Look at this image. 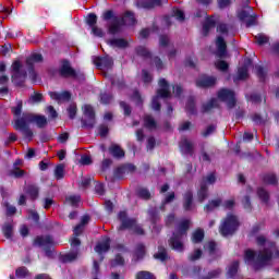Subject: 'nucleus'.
I'll return each mask as SVG.
<instances>
[{
  "label": "nucleus",
  "mask_w": 279,
  "mask_h": 279,
  "mask_svg": "<svg viewBox=\"0 0 279 279\" xmlns=\"http://www.w3.org/2000/svg\"><path fill=\"white\" fill-rule=\"evenodd\" d=\"M29 123H36L37 128L43 130V128H47V117L40 114H34L29 112H24L22 117L17 118L14 122V130L23 133L24 138H28L32 141L34 138V132L29 129Z\"/></svg>",
  "instance_id": "f257e3e1"
},
{
  "label": "nucleus",
  "mask_w": 279,
  "mask_h": 279,
  "mask_svg": "<svg viewBox=\"0 0 279 279\" xmlns=\"http://www.w3.org/2000/svg\"><path fill=\"white\" fill-rule=\"evenodd\" d=\"M126 19H129V25H136V17H134V12L132 11H126L123 17L114 15V11L112 10H107L102 13V21H111V23L107 24V32L110 36L121 34L123 25L128 23Z\"/></svg>",
  "instance_id": "f03ea898"
},
{
  "label": "nucleus",
  "mask_w": 279,
  "mask_h": 279,
  "mask_svg": "<svg viewBox=\"0 0 279 279\" xmlns=\"http://www.w3.org/2000/svg\"><path fill=\"white\" fill-rule=\"evenodd\" d=\"M244 260L248 265L252 264L254 271H260L274 260V252L269 248H264L256 254L254 250L247 248L244 251Z\"/></svg>",
  "instance_id": "7ed1b4c3"
},
{
  "label": "nucleus",
  "mask_w": 279,
  "mask_h": 279,
  "mask_svg": "<svg viewBox=\"0 0 279 279\" xmlns=\"http://www.w3.org/2000/svg\"><path fill=\"white\" fill-rule=\"evenodd\" d=\"M118 221H120V226L118 227V232H123V230H133L135 234L143 236L145 234V230L137 226L136 218L128 217L126 210H121L118 213Z\"/></svg>",
  "instance_id": "20e7f679"
},
{
  "label": "nucleus",
  "mask_w": 279,
  "mask_h": 279,
  "mask_svg": "<svg viewBox=\"0 0 279 279\" xmlns=\"http://www.w3.org/2000/svg\"><path fill=\"white\" fill-rule=\"evenodd\" d=\"M158 86L160 88L157 89L156 96H154L151 100V108L156 112H160L162 108V105H160L158 99H169V97H171V90L169 89L170 85L167 78H159Z\"/></svg>",
  "instance_id": "39448f33"
},
{
  "label": "nucleus",
  "mask_w": 279,
  "mask_h": 279,
  "mask_svg": "<svg viewBox=\"0 0 279 279\" xmlns=\"http://www.w3.org/2000/svg\"><path fill=\"white\" fill-rule=\"evenodd\" d=\"M239 218L232 214H229L221 222L219 233L221 236H232V234L239 230Z\"/></svg>",
  "instance_id": "423d86ee"
},
{
  "label": "nucleus",
  "mask_w": 279,
  "mask_h": 279,
  "mask_svg": "<svg viewBox=\"0 0 279 279\" xmlns=\"http://www.w3.org/2000/svg\"><path fill=\"white\" fill-rule=\"evenodd\" d=\"M34 247H44L47 258H53V238L51 235H37L33 241Z\"/></svg>",
  "instance_id": "0eeeda50"
},
{
  "label": "nucleus",
  "mask_w": 279,
  "mask_h": 279,
  "mask_svg": "<svg viewBox=\"0 0 279 279\" xmlns=\"http://www.w3.org/2000/svg\"><path fill=\"white\" fill-rule=\"evenodd\" d=\"M12 73L11 80L13 84L23 88V86H25V80H27V71L23 70L21 61L16 60L12 63Z\"/></svg>",
  "instance_id": "6e6552de"
},
{
  "label": "nucleus",
  "mask_w": 279,
  "mask_h": 279,
  "mask_svg": "<svg viewBox=\"0 0 279 279\" xmlns=\"http://www.w3.org/2000/svg\"><path fill=\"white\" fill-rule=\"evenodd\" d=\"M218 99L220 101H225L227 104V107L229 110H232V108H235L236 106V95L234 94V90L228 89V88H221L217 94Z\"/></svg>",
  "instance_id": "1a4fd4ad"
},
{
  "label": "nucleus",
  "mask_w": 279,
  "mask_h": 279,
  "mask_svg": "<svg viewBox=\"0 0 279 279\" xmlns=\"http://www.w3.org/2000/svg\"><path fill=\"white\" fill-rule=\"evenodd\" d=\"M44 58L41 53L35 52L32 53L26 59V65L28 68V75L33 82H36V77H38V74H36V70H34V64L38 62H43Z\"/></svg>",
  "instance_id": "9d476101"
},
{
  "label": "nucleus",
  "mask_w": 279,
  "mask_h": 279,
  "mask_svg": "<svg viewBox=\"0 0 279 279\" xmlns=\"http://www.w3.org/2000/svg\"><path fill=\"white\" fill-rule=\"evenodd\" d=\"M83 114L84 117H87L86 119H82V128H89L93 129L95 128V123H97V121L95 120V109L93 108V106L90 105H85L83 108Z\"/></svg>",
  "instance_id": "9b49d317"
},
{
  "label": "nucleus",
  "mask_w": 279,
  "mask_h": 279,
  "mask_svg": "<svg viewBox=\"0 0 279 279\" xmlns=\"http://www.w3.org/2000/svg\"><path fill=\"white\" fill-rule=\"evenodd\" d=\"M59 75L61 77H73L75 80L77 78V71L71 66V62H69V60H63L59 70Z\"/></svg>",
  "instance_id": "f8f14e48"
},
{
  "label": "nucleus",
  "mask_w": 279,
  "mask_h": 279,
  "mask_svg": "<svg viewBox=\"0 0 279 279\" xmlns=\"http://www.w3.org/2000/svg\"><path fill=\"white\" fill-rule=\"evenodd\" d=\"M182 236L178 233H172L171 238L168 240V244L174 252H184V243L182 242Z\"/></svg>",
  "instance_id": "ddd939ff"
},
{
  "label": "nucleus",
  "mask_w": 279,
  "mask_h": 279,
  "mask_svg": "<svg viewBox=\"0 0 279 279\" xmlns=\"http://www.w3.org/2000/svg\"><path fill=\"white\" fill-rule=\"evenodd\" d=\"M24 192L32 202H36L40 197V186L36 183H29L24 187Z\"/></svg>",
  "instance_id": "4468645a"
},
{
  "label": "nucleus",
  "mask_w": 279,
  "mask_h": 279,
  "mask_svg": "<svg viewBox=\"0 0 279 279\" xmlns=\"http://www.w3.org/2000/svg\"><path fill=\"white\" fill-rule=\"evenodd\" d=\"M109 156H112L114 160H123L125 158V150L119 144H111L108 147Z\"/></svg>",
  "instance_id": "2eb2a0df"
},
{
  "label": "nucleus",
  "mask_w": 279,
  "mask_h": 279,
  "mask_svg": "<svg viewBox=\"0 0 279 279\" xmlns=\"http://www.w3.org/2000/svg\"><path fill=\"white\" fill-rule=\"evenodd\" d=\"M94 64L97 66V69H112L114 66V61L112 58L106 56V57H96L94 59Z\"/></svg>",
  "instance_id": "dca6fc26"
},
{
  "label": "nucleus",
  "mask_w": 279,
  "mask_h": 279,
  "mask_svg": "<svg viewBox=\"0 0 279 279\" xmlns=\"http://www.w3.org/2000/svg\"><path fill=\"white\" fill-rule=\"evenodd\" d=\"M217 85V77L215 76H203L196 80L197 88H213Z\"/></svg>",
  "instance_id": "f3484780"
},
{
  "label": "nucleus",
  "mask_w": 279,
  "mask_h": 279,
  "mask_svg": "<svg viewBox=\"0 0 279 279\" xmlns=\"http://www.w3.org/2000/svg\"><path fill=\"white\" fill-rule=\"evenodd\" d=\"M204 250H207L211 260H218V258L221 256V254L219 253V248H217V242H215L214 240L207 242L204 245Z\"/></svg>",
  "instance_id": "a211bd4d"
},
{
  "label": "nucleus",
  "mask_w": 279,
  "mask_h": 279,
  "mask_svg": "<svg viewBox=\"0 0 279 279\" xmlns=\"http://www.w3.org/2000/svg\"><path fill=\"white\" fill-rule=\"evenodd\" d=\"M136 5L143 10H154V8L162 5V0H138Z\"/></svg>",
  "instance_id": "6ab92c4d"
},
{
  "label": "nucleus",
  "mask_w": 279,
  "mask_h": 279,
  "mask_svg": "<svg viewBox=\"0 0 279 279\" xmlns=\"http://www.w3.org/2000/svg\"><path fill=\"white\" fill-rule=\"evenodd\" d=\"M179 148L181 154H185L186 156H193L195 154V147L193 146L192 142L187 138H183L179 143Z\"/></svg>",
  "instance_id": "aec40b11"
},
{
  "label": "nucleus",
  "mask_w": 279,
  "mask_h": 279,
  "mask_svg": "<svg viewBox=\"0 0 279 279\" xmlns=\"http://www.w3.org/2000/svg\"><path fill=\"white\" fill-rule=\"evenodd\" d=\"M215 108H219V101L217 98H210L207 102H204L201 107L202 114H208L215 110Z\"/></svg>",
  "instance_id": "412c9836"
},
{
  "label": "nucleus",
  "mask_w": 279,
  "mask_h": 279,
  "mask_svg": "<svg viewBox=\"0 0 279 279\" xmlns=\"http://www.w3.org/2000/svg\"><path fill=\"white\" fill-rule=\"evenodd\" d=\"M217 45V56L218 58H226L228 54V44H226V39L219 36L216 41Z\"/></svg>",
  "instance_id": "4be33fe9"
},
{
  "label": "nucleus",
  "mask_w": 279,
  "mask_h": 279,
  "mask_svg": "<svg viewBox=\"0 0 279 279\" xmlns=\"http://www.w3.org/2000/svg\"><path fill=\"white\" fill-rule=\"evenodd\" d=\"M183 210H185V213H190V210H193V191L192 190H187L183 194Z\"/></svg>",
  "instance_id": "5701e85b"
},
{
  "label": "nucleus",
  "mask_w": 279,
  "mask_h": 279,
  "mask_svg": "<svg viewBox=\"0 0 279 279\" xmlns=\"http://www.w3.org/2000/svg\"><path fill=\"white\" fill-rule=\"evenodd\" d=\"M107 45L110 47H116L117 49H128L130 47V43L124 38H112L107 41Z\"/></svg>",
  "instance_id": "b1692460"
},
{
  "label": "nucleus",
  "mask_w": 279,
  "mask_h": 279,
  "mask_svg": "<svg viewBox=\"0 0 279 279\" xmlns=\"http://www.w3.org/2000/svg\"><path fill=\"white\" fill-rule=\"evenodd\" d=\"M206 236V233L204 229L197 228L196 230L193 231L192 236H191V242L194 245H199V243L204 242V239Z\"/></svg>",
  "instance_id": "393cba45"
},
{
  "label": "nucleus",
  "mask_w": 279,
  "mask_h": 279,
  "mask_svg": "<svg viewBox=\"0 0 279 279\" xmlns=\"http://www.w3.org/2000/svg\"><path fill=\"white\" fill-rule=\"evenodd\" d=\"M208 199V185L205 182H201V187L197 191V202L204 204Z\"/></svg>",
  "instance_id": "a878e982"
},
{
  "label": "nucleus",
  "mask_w": 279,
  "mask_h": 279,
  "mask_svg": "<svg viewBox=\"0 0 279 279\" xmlns=\"http://www.w3.org/2000/svg\"><path fill=\"white\" fill-rule=\"evenodd\" d=\"M95 252H97V254H106V252H110V238H107L105 241L98 243L95 246Z\"/></svg>",
  "instance_id": "bb28decb"
},
{
  "label": "nucleus",
  "mask_w": 279,
  "mask_h": 279,
  "mask_svg": "<svg viewBox=\"0 0 279 279\" xmlns=\"http://www.w3.org/2000/svg\"><path fill=\"white\" fill-rule=\"evenodd\" d=\"M260 179L264 184H269L271 186H276V184H278V177H276L274 173L260 174Z\"/></svg>",
  "instance_id": "cd10ccee"
},
{
  "label": "nucleus",
  "mask_w": 279,
  "mask_h": 279,
  "mask_svg": "<svg viewBox=\"0 0 279 279\" xmlns=\"http://www.w3.org/2000/svg\"><path fill=\"white\" fill-rule=\"evenodd\" d=\"M214 27H217V22L213 17H207L203 25V36H208Z\"/></svg>",
  "instance_id": "c85d7f7f"
},
{
  "label": "nucleus",
  "mask_w": 279,
  "mask_h": 279,
  "mask_svg": "<svg viewBox=\"0 0 279 279\" xmlns=\"http://www.w3.org/2000/svg\"><path fill=\"white\" fill-rule=\"evenodd\" d=\"M247 77H250V70L247 69V66H240L238 69V75L235 78H233V82H243L247 80Z\"/></svg>",
  "instance_id": "c756f323"
},
{
  "label": "nucleus",
  "mask_w": 279,
  "mask_h": 279,
  "mask_svg": "<svg viewBox=\"0 0 279 279\" xmlns=\"http://www.w3.org/2000/svg\"><path fill=\"white\" fill-rule=\"evenodd\" d=\"M223 204V201L221 198L211 199L204 206V210L206 213H213L215 208H219Z\"/></svg>",
  "instance_id": "7c9ffc66"
},
{
  "label": "nucleus",
  "mask_w": 279,
  "mask_h": 279,
  "mask_svg": "<svg viewBox=\"0 0 279 279\" xmlns=\"http://www.w3.org/2000/svg\"><path fill=\"white\" fill-rule=\"evenodd\" d=\"M148 218L151 226H156L160 221V211L157 208H150L148 210Z\"/></svg>",
  "instance_id": "2f4dec72"
},
{
  "label": "nucleus",
  "mask_w": 279,
  "mask_h": 279,
  "mask_svg": "<svg viewBox=\"0 0 279 279\" xmlns=\"http://www.w3.org/2000/svg\"><path fill=\"white\" fill-rule=\"evenodd\" d=\"M185 110L190 114H197V107L195 106V98L193 96L187 98Z\"/></svg>",
  "instance_id": "473e14b6"
},
{
  "label": "nucleus",
  "mask_w": 279,
  "mask_h": 279,
  "mask_svg": "<svg viewBox=\"0 0 279 279\" xmlns=\"http://www.w3.org/2000/svg\"><path fill=\"white\" fill-rule=\"evenodd\" d=\"M154 258L156 260H160L161 263H165V260H168L169 255L167 254V248H165V246H158V252L154 254Z\"/></svg>",
  "instance_id": "72a5a7b5"
},
{
  "label": "nucleus",
  "mask_w": 279,
  "mask_h": 279,
  "mask_svg": "<svg viewBox=\"0 0 279 279\" xmlns=\"http://www.w3.org/2000/svg\"><path fill=\"white\" fill-rule=\"evenodd\" d=\"M239 260H234L227 270V278H234L239 274Z\"/></svg>",
  "instance_id": "f704fd0d"
},
{
  "label": "nucleus",
  "mask_w": 279,
  "mask_h": 279,
  "mask_svg": "<svg viewBox=\"0 0 279 279\" xmlns=\"http://www.w3.org/2000/svg\"><path fill=\"white\" fill-rule=\"evenodd\" d=\"M136 56L144 58V60L151 59V52L145 46H137L135 48Z\"/></svg>",
  "instance_id": "c9c22d12"
},
{
  "label": "nucleus",
  "mask_w": 279,
  "mask_h": 279,
  "mask_svg": "<svg viewBox=\"0 0 279 279\" xmlns=\"http://www.w3.org/2000/svg\"><path fill=\"white\" fill-rule=\"evenodd\" d=\"M179 232H174L177 234H180V236H184L187 234L189 232V228H191V221L189 220H182L180 223H179Z\"/></svg>",
  "instance_id": "e433bc0d"
},
{
  "label": "nucleus",
  "mask_w": 279,
  "mask_h": 279,
  "mask_svg": "<svg viewBox=\"0 0 279 279\" xmlns=\"http://www.w3.org/2000/svg\"><path fill=\"white\" fill-rule=\"evenodd\" d=\"M144 128L147 130H156L158 128V122L151 116L144 117Z\"/></svg>",
  "instance_id": "4c0bfd02"
},
{
  "label": "nucleus",
  "mask_w": 279,
  "mask_h": 279,
  "mask_svg": "<svg viewBox=\"0 0 279 279\" xmlns=\"http://www.w3.org/2000/svg\"><path fill=\"white\" fill-rule=\"evenodd\" d=\"M255 70H256V75H257L259 82L265 84V82L267 80V70L265 68H263V65H255Z\"/></svg>",
  "instance_id": "58836bf2"
},
{
  "label": "nucleus",
  "mask_w": 279,
  "mask_h": 279,
  "mask_svg": "<svg viewBox=\"0 0 279 279\" xmlns=\"http://www.w3.org/2000/svg\"><path fill=\"white\" fill-rule=\"evenodd\" d=\"M65 202L73 208H77V206H80V203L82 202V196L71 195V196L65 197Z\"/></svg>",
  "instance_id": "ea45409f"
},
{
  "label": "nucleus",
  "mask_w": 279,
  "mask_h": 279,
  "mask_svg": "<svg viewBox=\"0 0 279 279\" xmlns=\"http://www.w3.org/2000/svg\"><path fill=\"white\" fill-rule=\"evenodd\" d=\"M100 104H104V106H108L112 102V99H114V96L111 93H100Z\"/></svg>",
  "instance_id": "a19ab883"
},
{
  "label": "nucleus",
  "mask_w": 279,
  "mask_h": 279,
  "mask_svg": "<svg viewBox=\"0 0 279 279\" xmlns=\"http://www.w3.org/2000/svg\"><path fill=\"white\" fill-rule=\"evenodd\" d=\"M77 259V252L66 253L61 255L60 260L61 263H73V260Z\"/></svg>",
  "instance_id": "79ce46f5"
},
{
  "label": "nucleus",
  "mask_w": 279,
  "mask_h": 279,
  "mask_svg": "<svg viewBox=\"0 0 279 279\" xmlns=\"http://www.w3.org/2000/svg\"><path fill=\"white\" fill-rule=\"evenodd\" d=\"M257 196L264 204H269V192H267V190L264 187H259L257 190Z\"/></svg>",
  "instance_id": "37998d69"
},
{
  "label": "nucleus",
  "mask_w": 279,
  "mask_h": 279,
  "mask_svg": "<svg viewBox=\"0 0 279 279\" xmlns=\"http://www.w3.org/2000/svg\"><path fill=\"white\" fill-rule=\"evenodd\" d=\"M14 231V227L10 222H5L2 227V232L5 239H12V232Z\"/></svg>",
  "instance_id": "c03bdc74"
},
{
  "label": "nucleus",
  "mask_w": 279,
  "mask_h": 279,
  "mask_svg": "<svg viewBox=\"0 0 279 279\" xmlns=\"http://www.w3.org/2000/svg\"><path fill=\"white\" fill-rule=\"evenodd\" d=\"M137 195L141 199H151V192L147 187H140L137 190Z\"/></svg>",
  "instance_id": "a18cd8bd"
},
{
  "label": "nucleus",
  "mask_w": 279,
  "mask_h": 279,
  "mask_svg": "<svg viewBox=\"0 0 279 279\" xmlns=\"http://www.w3.org/2000/svg\"><path fill=\"white\" fill-rule=\"evenodd\" d=\"M203 254H204V252H202V248H196V250H194L193 253H191L187 256V260H190L191 263H195V260H199V258H202Z\"/></svg>",
  "instance_id": "49530a36"
},
{
  "label": "nucleus",
  "mask_w": 279,
  "mask_h": 279,
  "mask_svg": "<svg viewBox=\"0 0 279 279\" xmlns=\"http://www.w3.org/2000/svg\"><path fill=\"white\" fill-rule=\"evenodd\" d=\"M222 274L221 268H217L214 270H210L206 276L201 277V279H215L219 278Z\"/></svg>",
  "instance_id": "de8ad7c7"
},
{
  "label": "nucleus",
  "mask_w": 279,
  "mask_h": 279,
  "mask_svg": "<svg viewBox=\"0 0 279 279\" xmlns=\"http://www.w3.org/2000/svg\"><path fill=\"white\" fill-rule=\"evenodd\" d=\"M135 256L138 260L145 258V244L138 243L135 247Z\"/></svg>",
  "instance_id": "09e8293b"
},
{
  "label": "nucleus",
  "mask_w": 279,
  "mask_h": 279,
  "mask_svg": "<svg viewBox=\"0 0 279 279\" xmlns=\"http://www.w3.org/2000/svg\"><path fill=\"white\" fill-rule=\"evenodd\" d=\"M11 112L14 117H21L23 112V100H16V106L11 108Z\"/></svg>",
  "instance_id": "8fccbe9b"
},
{
  "label": "nucleus",
  "mask_w": 279,
  "mask_h": 279,
  "mask_svg": "<svg viewBox=\"0 0 279 279\" xmlns=\"http://www.w3.org/2000/svg\"><path fill=\"white\" fill-rule=\"evenodd\" d=\"M16 278H27L29 276V269L25 266H21L15 270Z\"/></svg>",
  "instance_id": "3c124183"
},
{
  "label": "nucleus",
  "mask_w": 279,
  "mask_h": 279,
  "mask_svg": "<svg viewBox=\"0 0 279 279\" xmlns=\"http://www.w3.org/2000/svg\"><path fill=\"white\" fill-rule=\"evenodd\" d=\"M119 104L120 108L123 110L124 117H132V107L123 100H121Z\"/></svg>",
  "instance_id": "603ef678"
},
{
  "label": "nucleus",
  "mask_w": 279,
  "mask_h": 279,
  "mask_svg": "<svg viewBox=\"0 0 279 279\" xmlns=\"http://www.w3.org/2000/svg\"><path fill=\"white\" fill-rule=\"evenodd\" d=\"M54 178L57 180H62V178H64V165L59 163L56 166Z\"/></svg>",
  "instance_id": "864d4df0"
},
{
  "label": "nucleus",
  "mask_w": 279,
  "mask_h": 279,
  "mask_svg": "<svg viewBox=\"0 0 279 279\" xmlns=\"http://www.w3.org/2000/svg\"><path fill=\"white\" fill-rule=\"evenodd\" d=\"M125 167L123 165L119 166L113 171V175L117 180H123V175H125Z\"/></svg>",
  "instance_id": "5fc2aeb1"
},
{
  "label": "nucleus",
  "mask_w": 279,
  "mask_h": 279,
  "mask_svg": "<svg viewBox=\"0 0 279 279\" xmlns=\"http://www.w3.org/2000/svg\"><path fill=\"white\" fill-rule=\"evenodd\" d=\"M136 279H156L154 274L147 271V270H141L136 274Z\"/></svg>",
  "instance_id": "6e6d98bb"
},
{
  "label": "nucleus",
  "mask_w": 279,
  "mask_h": 279,
  "mask_svg": "<svg viewBox=\"0 0 279 279\" xmlns=\"http://www.w3.org/2000/svg\"><path fill=\"white\" fill-rule=\"evenodd\" d=\"M216 69L222 73H227V71L230 69V64H228L225 60H219L216 62Z\"/></svg>",
  "instance_id": "4d7b16f0"
},
{
  "label": "nucleus",
  "mask_w": 279,
  "mask_h": 279,
  "mask_svg": "<svg viewBox=\"0 0 279 279\" xmlns=\"http://www.w3.org/2000/svg\"><path fill=\"white\" fill-rule=\"evenodd\" d=\"M201 182H204L205 185L208 186V184H215V182H217V177L215 175V172H211L207 177H204Z\"/></svg>",
  "instance_id": "13d9d810"
},
{
  "label": "nucleus",
  "mask_w": 279,
  "mask_h": 279,
  "mask_svg": "<svg viewBox=\"0 0 279 279\" xmlns=\"http://www.w3.org/2000/svg\"><path fill=\"white\" fill-rule=\"evenodd\" d=\"M86 23L90 28L95 27L97 25V14L89 13L86 17Z\"/></svg>",
  "instance_id": "bf43d9fd"
},
{
  "label": "nucleus",
  "mask_w": 279,
  "mask_h": 279,
  "mask_svg": "<svg viewBox=\"0 0 279 279\" xmlns=\"http://www.w3.org/2000/svg\"><path fill=\"white\" fill-rule=\"evenodd\" d=\"M132 101H135V106H143V97L138 90H134L131 96Z\"/></svg>",
  "instance_id": "052dcab7"
},
{
  "label": "nucleus",
  "mask_w": 279,
  "mask_h": 279,
  "mask_svg": "<svg viewBox=\"0 0 279 279\" xmlns=\"http://www.w3.org/2000/svg\"><path fill=\"white\" fill-rule=\"evenodd\" d=\"M216 130H217V125L210 124L206 128V130L204 132H202V136L204 138H208V136H210V134H215Z\"/></svg>",
  "instance_id": "680f3d73"
},
{
  "label": "nucleus",
  "mask_w": 279,
  "mask_h": 279,
  "mask_svg": "<svg viewBox=\"0 0 279 279\" xmlns=\"http://www.w3.org/2000/svg\"><path fill=\"white\" fill-rule=\"evenodd\" d=\"M251 119L255 125H265V119H263V116L260 113H254L251 116Z\"/></svg>",
  "instance_id": "e2e57ef3"
},
{
  "label": "nucleus",
  "mask_w": 279,
  "mask_h": 279,
  "mask_svg": "<svg viewBox=\"0 0 279 279\" xmlns=\"http://www.w3.org/2000/svg\"><path fill=\"white\" fill-rule=\"evenodd\" d=\"M242 205L244 210H247L248 213L252 211V199L250 198V195L243 197Z\"/></svg>",
  "instance_id": "0e129e2a"
},
{
  "label": "nucleus",
  "mask_w": 279,
  "mask_h": 279,
  "mask_svg": "<svg viewBox=\"0 0 279 279\" xmlns=\"http://www.w3.org/2000/svg\"><path fill=\"white\" fill-rule=\"evenodd\" d=\"M117 265L123 267L125 265V258L121 256V254H117L116 258L113 259V263L111 264V267H117Z\"/></svg>",
  "instance_id": "69168bd1"
},
{
  "label": "nucleus",
  "mask_w": 279,
  "mask_h": 279,
  "mask_svg": "<svg viewBox=\"0 0 279 279\" xmlns=\"http://www.w3.org/2000/svg\"><path fill=\"white\" fill-rule=\"evenodd\" d=\"M255 39L259 46L267 45V43H269V37L265 36L264 34L255 36Z\"/></svg>",
  "instance_id": "338daca9"
},
{
  "label": "nucleus",
  "mask_w": 279,
  "mask_h": 279,
  "mask_svg": "<svg viewBox=\"0 0 279 279\" xmlns=\"http://www.w3.org/2000/svg\"><path fill=\"white\" fill-rule=\"evenodd\" d=\"M11 175H14L15 178H23V175H25V170L15 167L14 170L11 171Z\"/></svg>",
  "instance_id": "774afa93"
}]
</instances>
